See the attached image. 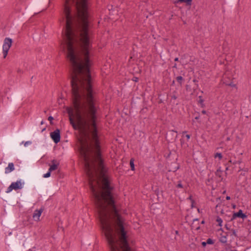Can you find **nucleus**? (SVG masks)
<instances>
[{"label": "nucleus", "instance_id": "f257e3e1", "mask_svg": "<svg viewBox=\"0 0 251 251\" xmlns=\"http://www.w3.org/2000/svg\"><path fill=\"white\" fill-rule=\"evenodd\" d=\"M223 64H224L223 69L225 71V73L223 74L222 79L221 80L223 81V84H224L226 85L235 87L236 85L233 83V75L231 71L229 70L228 66H227V63L225 64L224 62H223Z\"/></svg>", "mask_w": 251, "mask_h": 251}, {"label": "nucleus", "instance_id": "f03ea898", "mask_svg": "<svg viewBox=\"0 0 251 251\" xmlns=\"http://www.w3.org/2000/svg\"><path fill=\"white\" fill-rule=\"evenodd\" d=\"M24 182L22 180H17L16 182H12L7 188L5 192L6 193H10L13 190H17L21 189L23 188Z\"/></svg>", "mask_w": 251, "mask_h": 251}, {"label": "nucleus", "instance_id": "7ed1b4c3", "mask_svg": "<svg viewBox=\"0 0 251 251\" xmlns=\"http://www.w3.org/2000/svg\"><path fill=\"white\" fill-rule=\"evenodd\" d=\"M12 43V40L11 39L9 38H6L3 42V44L2 46V53L3 55V58H5L7 55L8 51L11 47Z\"/></svg>", "mask_w": 251, "mask_h": 251}, {"label": "nucleus", "instance_id": "20e7f679", "mask_svg": "<svg viewBox=\"0 0 251 251\" xmlns=\"http://www.w3.org/2000/svg\"><path fill=\"white\" fill-rule=\"evenodd\" d=\"M247 215L244 213L243 210L240 209L238 212H235L234 211L233 212L232 216L230 219V221H233V220L239 218H241L243 220H245L247 218Z\"/></svg>", "mask_w": 251, "mask_h": 251}, {"label": "nucleus", "instance_id": "39448f33", "mask_svg": "<svg viewBox=\"0 0 251 251\" xmlns=\"http://www.w3.org/2000/svg\"><path fill=\"white\" fill-rule=\"evenodd\" d=\"M50 136L55 143H58L60 140V132L58 129L51 132Z\"/></svg>", "mask_w": 251, "mask_h": 251}, {"label": "nucleus", "instance_id": "423d86ee", "mask_svg": "<svg viewBox=\"0 0 251 251\" xmlns=\"http://www.w3.org/2000/svg\"><path fill=\"white\" fill-rule=\"evenodd\" d=\"M236 0H227L226 2H225L223 4V12H225V9H232L236 2Z\"/></svg>", "mask_w": 251, "mask_h": 251}, {"label": "nucleus", "instance_id": "0eeeda50", "mask_svg": "<svg viewBox=\"0 0 251 251\" xmlns=\"http://www.w3.org/2000/svg\"><path fill=\"white\" fill-rule=\"evenodd\" d=\"M42 212L43 209L42 208L35 210L32 216L33 220L36 222L39 221L40 220V217Z\"/></svg>", "mask_w": 251, "mask_h": 251}, {"label": "nucleus", "instance_id": "6e6552de", "mask_svg": "<svg viewBox=\"0 0 251 251\" xmlns=\"http://www.w3.org/2000/svg\"><path fill=\"white\" fill-rule=\"evenodd\" d=\"M52 164L50 166L49 168L50 172H52L56 170L59 165V163L55 160H53L52 161Z\"/></svg>", "mask_w": 251, "mask_h": 251}, {"label": "nucleus", "instance_id": "1a4fd4ad", "mask_svg": "<svg viewBox=\"0 0 251 251\" xmlns=\"http://www.w3.org/2000/svg\"><path fill=\"white\" fill-rule=\"evenodd\" d=\"M15 169L14 165L13 163H9L8 166L5 169V173L8 174L14 171Z\"/></svg>", "mask_w": 251, "mask_h": 251}, {"label": "nucleus", "instance_id": "9d476101", "mask_svg": "<svg viewBox=\"0 0 251 251\" xmlns=\"http://www.w3.org/2000/svg\"><path fill=\"white\" fill-rule=\"evenodd\" d=\"M226 242V236L221 233V243L225 244Z\"/></svg>", "mask_w": 251, "mask_h": 251}, {"label": "nucleus", "instance_id": "9b49d317", "mask_svg": "<svg viewBox=\"0 0 251 251\" xmlns=\"http://www.w3.org/2000/svg\"><path fill=\"white\" fill-rule=\"evenodd\" d=\"M22 144H24V145L25 147H27L28 146H29L31 144H32V142L30 141H26V142H24V141H23L21 143V145Z\"/></svg>", "mask_w": 251, "mask_h": 251}, {"label": "nucleus", "instance_id": "f8f14e48", "mask_svg": "<svg viewBox=\"0 0 251 251\" xmlns=\"http://www.w3.org/2000/svg\"><path fill=\"white\" fill-rule=\"evenodd\" d=\"M130 165L132 170H134V160L131 159L130 161Z\"/></svg>", "mask_w": 251, "mask_h": 251}, {"label": "nucleus", "instance_id": "ddd939ff", "mask_svg": "<svg viewBox=\"0 0 251 251\" xmlns=\"http://www.w3.org/2000/svg\"><path fill=\"white\" fill-rule=\"evenodd\" d=\"M222 248L225 249V251L224 250H221V251H232L230 249H227L225 244H223L222 245V247H221V249Z\"/></svg>", "mask_w": 251, "mask_h": 251}, {"label": "nucleus", "instance_id": "4468645a", "mask_svg": "<svg viewBox=\"0 0 251 251\" xmlns=\"http://www.w3.org/2000/svg\"><path fill=\"white\" fill-rule=\"evenodd\" d=\"M191 1H192V0H177L176 2H187V3H190Z\"/></svg>", "mask_w": 251, "mask_h": 251}, {"label": "nucleus", "instance_id": "2eb2a0df", "mask_svg": "<svg viewBox=\"0 0 251 251\" xmlns=\"http://www.w3.org/2000/svg\"><path fill=\"white\" fill-rule=\"evenodd\" d=\"M50 172H50V171L49 170V172L47 173L44 175L43 177L45 178L50 177Z\"/></svg>", "mask_w": 251, "mask_h": 251}, {"label": "nucleus", "instance_id": "dca6fc26", "mask_svg": "<svg viewBox=\"0 0 251 251\" xmlns=\"http://www.w3.org/2000/svg\"><path fill=\"white\" fill-rule=\"evenodd\" d=\"M183 79V78L182 76H177L176 77V80L178 82H179L180 84L181 83V81Z\"/></svg>", "mask_w": 251, "mask_h": 251}, {"label": "nucleus", "instance_id": "f3484780", "mask_svg": "<svg viewBox=\"0 0 251 251\" xmlns=\"http://www.w3.org/2000/svg\"><path fill=\"white\" fill-rule=\"evenodd\" d=\"M207 244H212L213 243V240L210 238H209L206 241Z\"/></svg>", "mask_w": 251, "mask_h": 251}, {"label": "nucleus", "instance_id": "a211bd4d", "mask_svg": "<svg viewBox=\"0 0 251 251\" xmlns=\"http://www.w3.org/2000/svg\"><path fill=\"white\" fill-rule=\"evenodd\" d=\"M201 245L203 247H205L207 245L206 242H202Z\"/></svg>", "mask_w": 251, "mask_h": 251}, {"label": "nucleus", "instance_id": "6ab92c4d", "mask_svg": "<svg viewBox=\"0 0 251 251\" xmlns=\"http://www.w3.org/2000/svg\"><path fill=\"white\" fill-rule=\"evenodd\" d=\"M202 101H203V100H202L201 97L200 96L199 97V102L201 103L202 102Z\"/></svg>", "mask_w": 251, "mask_h": 251}, {"label": "nucleus", "instance_id": "aec40b11", "mask_svg": "<svg viewBox=\"0 0 251 251\" xmlns=\"http://www.w3.org/2000/svg\"><path fill=\"white\" fill-rule=\"evenodd\" d=\"M215 157H219L220 158V153L217 152L215 154Z\"/></svg>", "mask_w": 251, "mask_h": 251}, {"label": "nucleus", "instance_id": "412c9836", "mask_svg": "<svg viewBox=\"0 0 251 251\" xmlns=\"http://www.w3.org/2000/svg\"><path fill=\"white\" fill-rule=\"evenodd\" d=\"M217 220V222L218 223V225L219 226H220V219H219V217H217V220Z\"/></svg>", "mask_w": 251, "mask_h": 251}, {"label": "nucleus", "instance_id": "4be33fe9", "mask_svg": "<svg viewBox=\"0 0 251 251\" xmlns=\"http://www.w3.org/2000/svg\"><path fill=\"white\" fill-rule=\"evenodd\" d=\"M226 200H230V196H227L226 197Z\"/></svg>", "mask_w": 251, "mask_h": 251}, {"label": "nucleus", "instance_id": "5701e85b", "mask_svg": "<svg viewBox=\"0 0 251 251\" xmlns=\"http://www.w3.org/2000/svg\"><path fill=\"white\" fill-rule=\"evenodd\" d=\"M186 137H187V138L188 139H190V136L189 134H187V135H186Z\"/></svg>", "mask_w": 251, "mask_h": 251}, {"label": "nucleus", "instance_id": "b1692460", "mask_svg": "<svg viewBox=\"0 0 251 251\" xmlns=\"http://www.w3.org/2000/svg\"><path fill=\"white\" fill-rule=\"evenodd\" d=\"M232 206L233 209H235L236 207V205L235 204H232Z\"/></svg>", "mask_w": 251, "mask_h": 251}, {"label": "nucleus", "instance_id": "393cba45", "mask_svg": "<svg viewBox=\"0 0 251 251\" xmlns=\"http://www.w3.org/2000/svg\"><path fill=\"white\" fill-rule=\"evenodd\" d=\"M177 187H182V185L180 183H179V184H178L177 185Z\"/></svg>", "mask_w": 251, "mask_h": 251}, {"label": "nucleus", "instance_id": "a878e982", "mask_svg": "<svg viewBox=\"0 0 251 251\" xmlns=\"http://www.w3.org/2000/svg\"><path fill=\"white\" fill-rule=\"evenodd\" d=\"M225 170H227L228 169V167L226 166V165L225 164Z\"/></svg>", "mask_w": 251, "mask_h": 251}, {"label": "nucleus", "instance_id": "bb28decb", "mask_svg": "<svg viewBox=\"0 0 251 251\" xmlns=\"http://www.w3.org/2000/svg\"><path fill=\"white\" fill-rule=\"evenodd\" d=\"M52 117H50L49 118V120H52Z\"/></svg>", "mask_w": 251, "mask_h": 251}, {"label": "nucleus", "instance_id": "cd10ccee", "mask_svg": "<svg viewBox=\"0 0 251 251\" xmlns=\"http://www.w3.org/2000/svg\"><path fill=\"white\" fill-rule=\"evenodd\" d=\"M223 57H224V59L226 60V59L225 58V56H221V58H223Z\"/></svg>", "mask_w": 251, "mask_h": 251}, {"label": "nucleus", "instance_id": "c85d7f7f", "mask_svg": "<svg viewBox=\"0 0 251 251\" xmlns=\"http://www.w3.org/2000/svg\"><path fill=\"white\" fill-rule=\"evenodd\" d=\"M226 193V190H225V191H224L223 192V193H223V194H225Z\"/></svg>", "mask_w": 251, "mask_h": 251}, {"label": "nucleus", "instance_id": "c756f323", "mask_svg": "<svg viewBox=\"0 0 251 251\" xmlns=\"http://www.w3.org/2000/svg\"><path fill=\"white\" fill-rule=\"evenodd\" d=\"M221 214H223V210H221Z\"/></svg>", "mask_w": 251, "mask_h": 251}, {"label": "nucleus", "instance_id": "7c9ffc66", "mask_svg": "<svg viewBox=\"0 0 251 251\" xmlns=\"http://www.w3.org/2000/svg\"><path fill=\"white\" fill-rule=\"evenodd\" d=\"M220 157H221V159H222L223 156H222V153H221V156H220Z\"/></svg>", "mask_w": 251, "mask_h": 251}, {"label": "nucleus", "instance_id": "2f4dec72", "mask_svg": "<svg viewBox=\"0 0 251 251\" xmlns=\"http://www.w3.org/2000/svg\"><path fill=\"white\" fill-rule=\"evenodd\" d=\"M223 222V221L221 219V224H222V223ZM222 226V224H221V226Z\"/></svg>", "mask_w": 251, "mask_h": 251}, {"label": "nucleus", "instance_id": "473e14b6", "mask_svg": "<svg viewBox=\"0 0 251 251\" xmlns=\"http://www.w3.org/2000/svg\"><path fill=\"white\" fill-rule=\"evenodd\" d=\"M175 61H177L178 60V58H176L175 59Z\"/></svg>", "mask_w": 251, "mask_h": 251}, {"label": "nucleus", "instance_id": "72a5a7b5", "mask_svg": "<svg viewBox=\"0 0 251 251\" xmlns=\"http://www.w3.org/2000/svg\"><path fill=\"white\" fill-rule=\"evenodd\" d=\"M229 140V137H227L226 140Z\"/></svg>", "mask_w": 251, "mask_h": 251}, {"label": "nucleus", "instance_id": "f704fd0d", "mask_svg": "<svg viewBox=\"0 0 251 251\" xmlns=\"http://www.w3.org/2000/svg\"><path fill=\"white\" fill-rule=\"evenodd\" d=\"M191 205H192V207L194 206V205H193V202H192V204Z\"/></svg>", "mask_w": 251, "mask_h": 251}, {"label": "nucleus", "instance_id": "c9c22d12", "mask_svg": "<svg viewBox=\"0 0 251 251\" xmlns=\"http://www.w3.org/2000/svg\"><path fill=\"white\" fill-rule=\"evenodd\" d=\"M202 113L204 114L205 113V111H202Z\"/></svg>", "mask_w": 251, "mask_h": 251}, {"label": "nucleus", "instance_id": "e433bc0d", "mask_svg": "<svg viewBox=\"0 0 251 251\" xmlns=\"http://www.w3.org/2000/svg\"><path fill=\"white\" fill-rule=\"evenodd\" d=\"M204 221H202L201 222V224H204Z\"/></svg>", "mask_w": 251, "mask_h": 251}, {"label": "nucleus", "instance_id": "4c0bfd02", "mask_svg": "<svg viewBox=\"0 0 251 251\" xmlns=\"http://www.w3.org/2000/svg\"><path fill=\"white\" fill-rule=\"evenodd\" d=\"M137 77H136V78H135V80H134L136 81H137Z\"/></svg>", "mask_w": 251, "mask_h": 251}, {"label": "nucleus", "instance_id": "58836bf2", "mask_svg": "<svg viewBox=\"0 0 251 251\" xmlns=\"http://www.w3.org/2000/svg\"><path fill=\"white\" fill-rule=\"evenodd\" d=\"M198 221V219H196L194 220V221Z\"/></svg>", "mask_w": 251, "mask_h": 251}, {"label": "nucleus", "instance_id": "ea45409f", "mask_svg": "<svg viewBox=\"0 0 251 251\" xmlns=\"http://www.w3.org/2000/svg\"><path fill=\"white\" fill-rule=\"evenodd\" d=\"M220 230H221V231H223V229H222V228H220Z\"/></svg>", "mask_w": 251, "mask_h": 251}, {"label": "nucleus", "instance_id": "a19ab883", "mask_svg": "<svg viewBox=\"0 0 251 251\" xmlns=\"http://www.w3.org/2000/svg\"><path fill=\"white\" fill-rule=\"evenodd\" d=\"M198 212H200V210H199V209H198Z\"/></svg>", "mask_w": 251, "mask_h": 251}, {"label": "nucleus", "instance_id": "79ce46f5", "mask_svg": "<svg viewBox=\"0 0 251 251\" xmlns=\"http://www.w3.org/2000/svg\"><path fill=\"white\" fill-rule=\"evenodd\" d=\"M175 232H176V234H177V232H177V231H176Z\"/></svg>", "mask_w": 251, "mask_h": 251}, {"label": "nucleus", "instance_id": "37998d69", "mask_svg": "<svg viewBox=\"0 0 251 251\" xmlns=\"http://www.w3.org/2000/svg\"><path fill=\"white\" fill-rule=\"evenodd\" d=\"M249 251H251V249H250L249 250Z\"/></svg>", "mask_w": 251, "mask_h": 251}]
</instances>
